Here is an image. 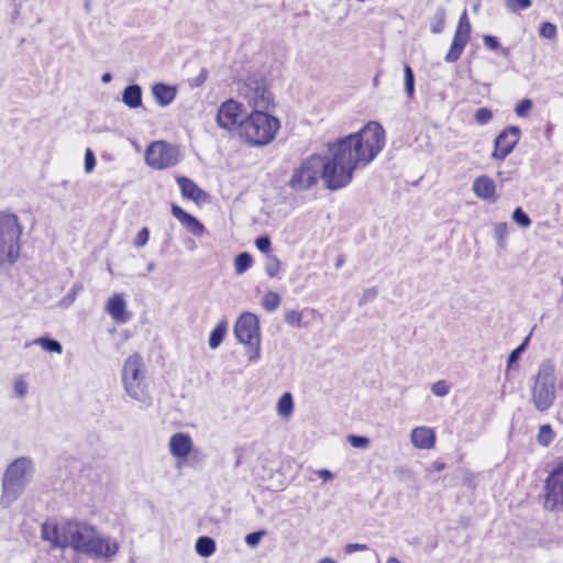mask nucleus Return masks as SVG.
Returning a JSON list of instances; mask_svg holds the SVG:
<instances>
[{
  "mask_svg": "<svg viewBox=\"0 0 563 563\" xmlns=\"http://www.w3.org/2000/svg\"><path fill=\"white\" fill-rule=\"evenodd\" d=\"M385 130L376 121L366 123L360 131L325 145V153H312L294 167L288 186L302 192L314 187L319 179L330 190L346 187L354 172L373 162L385 146Z\"/></svg>",
  "mask_w": 563,
  "mask_h": 563,
  "instance_id": "1",
  "label": "nucleus"
},
{
  "mask_svg": "<svg viewBox=\"0 0 563 563\" xmlns=\"http://www.w3.org/2000/svg\"><path fill=\"white\" fill-rule=\"evenodd\" d=\"M35 472L34 461L26 455L19 456L8 464L1 478L2 508H10L24 494Z\"/></svg>",
  "mask_w": 563,
  "mask_h": 563,
  "instance_id": "2",
  "label": "nucleus"
},
{
  "mask_svg": "<svg viewBox=\"0 0 563 563\" xmlns=\"http://www.w3.org/2000/svg\"><path fill=\"white\" fill-rule=\"evenodd\" d=\"M280 129L279 120L265 111L253 110L239 124V136L249 145L262 147L271 144Z\"/></svg>",
  "mask_w": 563,
  "mask_h": 563,
  "instance_id": "3",
  "label": "nucleus"
},
{
  "mask_svg": "<svg viewBox=\"0 0 563 563\" xmlns=\"http://www.w3.org/2000/svg\"><path fill=\"white\" fill-rule=\"evenodd\" d=\"M23 227L12 212L0 211V273L11 269L19 262L22 252Z\"/></svg>",
  "mask_w": 563,
  "mask_h": 563,
  "instance_id": "4",
  "label": "nucleus"
},
{
  "mask_svg": "<svg viewBox=\"0 0 563 563\" xmlns=\"http://www.w3.org/2000/svg\"><path fill=\"white\" fill-rule=\"evenodd\" d=\"M121 376L128 396L142 404L150 402L147 368L141 354L133 353L125 358Z\"/></svg>",
  "mask_w": 563,
  "mask_h": 563,
  "instance_id": "5",
  "label": "nucleus"
},
{
  "mask_svg": "<svg viewBox=\"0 0 563 563\" xmlns=\"http://www.w3.org/2000/svg\"><path fill=\"white\" fill-rule=\"evenodd\" d=\"M555 382L554 364L550 360L542 361L532 387V402L538 411L544 412L554 404Z\"/></svg>",
  "mask_w": 563,
  "mask_h": 563,
  "instance_id": "6",
  "label": "nucleus"
},
{
  "mask_svg": "<svg viewBox=\"0 0 563 563\" xmlns=\"http://www.w3.org/2000/svg\"><path fill=\"white\" fill-rule=\"evenodd\" d=\"M543 508L551 512H563V462L556 463L543 483Z\"/></svg>",
  "mask_w": 563,
  "mask_h": 563,
  "instance_id": "7",
  "label": "nucleus"
},
{
  "mask_svg": "<svg viewBox=\"0 0 563 563\" xmlns=\"http://www.w3.org/2000/svg\"><path fill=\"white\" fill-rule=\"evenodd\" d=\"M234 335L246 346L247 360L257 361L261 354L260 319H236Z\"/></svg>",
  "mask_w": 563,
  "mask_h": 563,
  "instance_id": "8",
  "label": "nucleus"
},
{
  "mask_svg": "<svg viewBox=\"0 0 563 563\" xmlns=\"http://www.w3.org/2000/svg\"><path fill=\"white\" fill-rule=\"evenodd\" d=\"M179 161V150L164 141L151 143L145 152L146 164L155 169L175 166Z\"/></svg>",
  "mask_w": 563,
  "mask_h": 563,
  "instance_id": "9",
  "label": "nucleus"
},
{
  "mask_svg": "<svg viewBox=\"0 0 563 563\" xmlns=\"http://www.w3.org/2000/svg\"><path fill=\"white\" fill-rule=\"evenodd\" d=\"M242 96L254 110L267 112L273 102L272 93L264 81L247 80L242 90Z\"/></svg>",
  "mask_w": 563,
  "mask_h": 563,
  "instance_id": "10",
  "label": "nucleus"
},
{
  "mask_svg": "<svg viewBox=\"0 0 563 563\" xmlns=\"http://www.w3.org/2000/svg\"><path fill=\"white\" fill-rule=\"evenodd\" d=\"M243 104L234 99L222 102L218 109L216 121L220 129L227 132H239V124L242 118Z\"/></svg>",
  "mask_w": 563,
  "mask_h": 563,
  "instance_id": "11",
  "label": "nucleus"
},
{
  "mask_svg": "<svg viewBox=\"0 0 563 563\" xmlns=\"http://www.w3.org/2000/svg\"><path fill=\"white\" fill-rule=\"evenodd\" d=\"M470 35L471 23L467 19L466 12H464L460 18L459 25L455 30L450 49L444 57L446 63H454L461 57L470 40Z\"/></svg>",
  "mask_w": 563,
  "mask_h": 563,
  "instance_id": "12",
  "label": "nucleus"
},
{
  "mask_svg": "<svg viewBox=\"0 0 563 563\" xmlns=\"http://www.w3.org/2000/svg\"><path fill=\"white\" fill-rule=\"evenodd\" d=\"M519 139L520 129L518 126H508L505 129L495 140V146L492 153L493 158L504 161L518 144Z\"/></svg>",
  "mask_w": 563,
  "mask_h": 563,
  "instance_id": "13",
  "label": "nucleus"
},
{
  "mask_svg": "<svg viewBox=\"0 0 563 563\" xmlns=\"http://www.w3.org/2000/svg\"><path fill=\"white\" fill-rule=\"evenodd\" d=\"M64 529L68 534V547H70L76 552L85 553L88 541L90 539V537L86 533L88 531L93 532V527L69 521Z\"/></svg>",
  "mask_w": 563,
  "mask_h": 563,
  "instance_id": "14",
  "label": "nucleus"
},
{
  "mask_svg": "<svg viewBox=\"0 0 563 563\" xmlns=\"http://www.w3.org/2000/svg\"><path fill=\"white\" fill-rule=\"evenodd\" d=\"M117 543H111L109 539L101 537H90L85 554L96 558H110L118 552Z\"/></svg>",
  "mask_w": 563,
  "mask_h": 563,
  "instance_id": "15",
  "label": "nucleus"
},
{
  "mask_svg": "<svg viewBox=\"0 0 563 563\" xmlns=\"http://www.w3.org/2000/svg\"><path fill=\"white\" fill-rule=\"evenodd\" d=\"M172 214L194 236L201 238L205 234L203 224L196 217L186 212L179 206H177V205L172 206Z\"/></svg>",
  "mask_w": 563,
  "mask_h": 563,
  "instance_id": "16",
  "label": "nucleus"
},
{
  "mask_svg": "<svg viewBox=\"0 0 563 563\" xmlns=\"http://www.w3.org/2000/svg\"><path fill=\"white\" fill-rule=\"evenodd\" d=\"M169 452L176 459H185L192 449V440L188 433L177 432L169 439Z\"/></svg>",
  "mask_w": 563,
  "mask_h": 563,
  "instance_id": "17",
  "label": "nucleus"
},
{
  "mask_svg": "<svg viewBox=\"0 0 563 563\" xmlns=\"http://www.w3.org/2000/svg\"><path fill=\"white\" fill-rule=\"evenodd\" d=\"M473 192L479 199L487 201L496 200V186L494 180L486 176L482 175L474 179L472 185Z\"/></svg>",
  "mask_w": 563,
  "mask_h": 563,
  "instance_id": "18",
  "label": "nucleus"
},
{
  "mask_svg": "<svg viewBox=\"0 0 563 563\" xmlns=\"http://www.w3.org/2000/svg\"><path fill=\"white\" fill-rule=\"evenodd\" d=\"M176 180L183 197L191 199L197 203L207 199V194L200 189L191 179L181 176L177 177Z\"/></svg>",
  "mask_w": 563,
  "mask_h": 563,
  "instance_id": "19",
  "label": "nucleus"
},
{
  "mask_svg": "<svg viewBox=\"0 0 563 563\" xmlns=\"http://www.w3.org/2000/svg\"><path fill=\"white\" fill-rule=\"evenodd\" d=\"M411 442L418 449H431L435 443V434L432 429L417 427L411 431Z\"/></svg>",
  "mask_w": 563,
  "mask_h": 563,
  "instance_id": "20",
  "label": "nucleus"
},
{
  "mask_svg": "<svg viewBox=\"0 0 563 563\" xmlns=\"http://www.w3.org/2000/svg\"><path fill=\"white\" fill-rule=\"evenodd\" d=\"M42 538L48 541L53 548L65 549L68 547V539L66 536H62L58 526H49L44 523L42 526Z\"/></svg>",
  "mask_w": 563,
  "mask_h": 563,
  "instance_id": "21",
  "label": "nucleus"
},
{
  "mask_svg": "<svg viewBox=\"0 0 563 563\" xmlns=\"http://www.w3.org/2000/svg\"><path fill=\"white\" fill-rule=\"evenodd\" d=\"M152 93L161 107H167L175 100L177 90L173 86L155 84L152 87Z\"/></svg>",
  "mask_w": 563,
  "mask_h": 563,
  "instance_id": "22",
  "label": "nucleus"
},
{
  "mask_svg": "<svg viewBox=\"0 0 563 563\" xmlns=\"http://www.w3.org/2000/svg\"><path fill=\"white\" fill-rule=\"evenodd\" d=\"M122 102L131 108L136 109L142 104V88L139 85H130L122 92Z\"/></svg>",
  "mask_w": 563,
  "mask_h": 563,
  "instance_id": "23",
  "label": "nucleus"
},
{
  "mask_svg": "<svg viewBox=\"0 0 563 563\" xmlns=\"http://www.w3.org/2000/svg\"><path fill=\"white\" fill-rule=\"evenodd\" d=\"M31 345H40L43 350L49 352V353H63V345L59 341L56 339H53L48 335L40 336L31 342H26L24 344L25 347H29Z\"/></svg>",
  "mask_w": 563,
  "mask_h": 563,
  "instance_id": "24",
  "label": "nucleus"
},
{
  "mask_svg": "<svg viewBox=\"0 0 563 563\" xmlns=\"http://www.w3.org/2000/svg\"><path fill=\"white\" fill-rule=\"evenodd\" d=\"M126 302L122 294H114L111 296L104 307L107 313L111 317H123Z\"/></svg>",
  "mask_w": 563,
  "mask_h": 563,
  "instance_id": "25",
  "label": "nucleus"
},
{
  "mask_svg": "<svg viewBox=\"0 0 563 563\" xmlns=\"http://www.w3.org/2000/svg\"><path fill=\"white\" fill-rule=\"evenodd\" d=\"M195 550L200 556L209 558L216 552L217 544L213 538L201 536L196 540Z\"/></svg>",
  "mask_w": 563,
  "mask_h": 563,
  "instance_id": "26",
  "label": "nucleus"
},
{
  "mask_svg": "<svg viewBox=\"0 0 563 563\" xmlns=\"http://www.w3.org/2000/svg\"><path fill=\"white\" fill-rule=\"evenodd\" d=\"M228 332V322L222 319L211 331L208 340L209 347L216 350L221 345Z\"/></svg>",
  "mask_w": 563,
  "mask_h": 563,
  "instance_id": "27",
  "label": "nucleus"
},
{
  "mask_svg": "<svg viewBox=\"0 0 563 563\" xmlns=\"http://www.w3.org/2000/svg\"><path fill=\"white\" fill-rule=\"evenodd\" d=\"M277 411L282 417H289L294 411V399L289 391L284 393L277 401Z\"/></svg>",
  "mask_w": 563,
  "mask_h": 563,
  "instance_id": "28",
  "label": "nucleus"
},
{
  "mask_svg": "<svg viewBox=\"0 0 563 563\" xmlns=\"http://www.w3.org/2000/svg\"><path fill=\"white\" fill-rule=\"evenodd\" d=\"M445 20H446V11L443 7H440L435 10L431 24L430 30L433 34H439L444 30L445 26Z\"/></svg>",
  "mask_w": 563,
  "mask_h": 563,
  "instance_id": "29",
  "label": "nucleus"
},
{
  "mask_svg": "<svg viewBox=\"0 0 563 563\" xmlns=\"http://www.w3.org/2000/svg\"><path fill=\"white\" fill-rule=\"evenodd\" d=\"M555 438V433L551 427V424H542L539 428V432L537 435V441L542 446H549Z\"/></svg>",
  "mask_w": 563,
  "mask_h": 563,
  "instance_id": "30",
  "label": "nucleus"
},
{
  "mask_svg": "<svg viewBox=\"0 0 563 563\" xmlns=\"http://www.w3.org/2000/svg\"><path fill=\"white\" fill-rule=\"evenodd\" d=\"M253 258L249 253H241L234 260V269L238 275L245 273L252 265Z\"/></svg>",
  "mask_w": 563,
  "mask_h": 563,
  "instance_id": "31",
  "label": "nucleus"
},
{
  "mask_svg": "<svg viewBox=\"0 0 563 563\" xmlns=\"http://www.w3.org/2000/svg\"><path fill=\"white\" fill-rule=\"evenodd\" d=\"M282 268V262L276 255L268 254L265 261V272L269 277H276Z\"/></svg>",
  "mask_w": 563,
  "mask_h": 563,
  "instance_id": "32",
  "label": "nucleus"
},
{
  "mask_svg": "<svg viewBox=\"0 0 563 563\" xmlns=\"http://www.w3.org/2000/svg\"><path fill=\"white\" fill-rule=\"evenodd\" d=\"M405 90L410 98L415 93V76L411 67L408 64L404 66Z\"/></svg>",
  "mask_w": 563,
  "mask_h": 563,
  "instance_id": "33",
  "label": "nucleus"
},
{
  "mask_svg": "<svg viewBox=\"0 0 563 563\" xmlns=\"http://www.w3.org/2000/svg\"><path fill=\"white\" fill-rule=\"evenodd\" d=\"M262 303L263 306L265 307V309L268 311V312H272L274 311L280 303V297L278 294L276 292H267L263 299H262Z\"/></svg>",
  "mask_w": 563,
  "mask_h": 563,
  "instance_id": "34",
  "label": "nucleus"
},
{
  "mask_svg": "<svg viewBox=\"0 0 563 563\" xmlns=\"http://www.w3.org/2000/svg\"><path fill=\"white\" fill-rule=\"evenodd\" d=\"M505 5L510 12H518L521 10H527L531 7V0H506Z\"/></svg>",
  "mask_w": 563,
  "mask_h": 563,
  "instance_id": "35",
  "label": "nucleus"
},
{
  "mask_svg": "<svg viewBox=\"0 0 563 563\" xmlns=\"http://www.w3.org/2000/svg\"><path fill=\"white\" fill-rule=\"evenodd\" d=\"M267 534V531L265 529L256 530L253 532H250L245 536L244 541L250 548H256L264 536Z\"/></svg>",
  "mask_w": 563,
  "mask_h": 563,
  "instance_id": "36",
  "label": "nucleus"
},
{
  "mask_svg": "<svg viewBox=\"0 0 563 563\" xmlns=\"http://www.w3.org/2000/svg\"><path fill=\"white\" fill-rule=\"evenodd\" d=\"M512 220L522 228H528L531 224L529 216L521 208L515 209Z\"/></svg>",
  "mask_w": 563,
  "mask_h": 563,
  "instance_id": "37",
  "label": "nucleus"
},
{
  "mask_svg": "<svg viewBox=\"0 0 563 563\" xmlns=\"http://www.w3.org/2000/svg\"><path fill=\"white\" fill-rule=\"evenodd\" d=\"M431 391L438 397H444L450 393V385L444 379L438 380L432 384Z\"/></svg>",
  "mask_w": 563,
  "mask_h": 563,
  "instance_id": "38",
  "label": "nucleus"
},
{
  "mask_svg": "<svg viewBox=\"0 0 563 563\" xmlns=\"http://www.w3.org/2000/svg\"><path fill=\"white\" fill-rule=\"evenodd\" d=\"M475 120L478 124L485 125L493 120V112L488 108H478L475 112Z\"/></svg>",
  "mask_w": 563,
  "mask_h": 563,
  "instance_id": "39",
  "label": "nucleus"
},
{
  "mask_svg": "<svg viewBox=\"0 0 563 563\" xmlns=\"http://www.w3.org/2000/svg\"><path fill=\"white\" fill-rule=\"evenodd\" d=\"M347 441L356 449H365L369 445V439L365 435L350 434L347 435Z\"/></svg>",
  "mask_w": 563,
  "mask_h": 563,
  "instance_id": "40",
  "label": "nucleus"
},
{
  "mask_svg": "<svg viewBox=\"0 0 563 563\" xmlns=\"http://www.w3.org/2000/svg\"><path fill=\"white\" fill-rule=\"evenodd\" d=\"M539 33L542 37H545V38H549V40H552L558 34V29L556 26L553 24V23H550V22H543L541 25H540V30H539Z\"/></svg>",
  "mask_w": 563,
  "mask_h": 563,
  "instance_id": "41",
  "label": "nucleus"
},
{
  "mask_svg": "<svg viewBox=\"0 0 563 563\" xmlns=\"http://www.w3.org/2000/svg\"><path fill=\"white\" fill-rule=\"evenodd\" d=\"M532 109V101L530 99H522L515 109L518 117L525 118L529 114Z\"/></svg>",
  "mask_w": 563,
  "mask_h": 563,
  "instance_id": "42",
  "label": "nucleus"
},
{
  "mask_svg": "<svg viewBox=\"0 0 563 563\" xmlns=\"http://www.w3.org/2000/svg\"><path fill=\"white\" fill-rule=\"evenodd\" d=\"M378 295L377 287H371L363 291L358 299V306H364L371 301H373Z\"/></svg>",
  "mask_w": 563,
  "mask_h": 563,
  "instance_id": "43",
  "label": "nucleus"
},
{
  "mask_svg": "<svg viewBox=\"0 0 563 563\" xmlns=\"http://www.w3.org/2000/svg\"><path fill=\"white\" fill-rule=\"evenodd\" d=\"M150 239V231L147 228H143L136 235L133 244L135 247L141 249L145 246Z\"/></svg>",
  "mask_w": 563,
  "mask_h": 563,
  "instance_id": "44",
  "label": "nucleus"
},
{
  "mask_svg": "<svg viewBox=\"0 0 563 563\" xmlns=\"http://www.w3.org/2000/svg\"><path fill=\"white\" fill-rule=\"evenodd\" d=\"M96 166V158L93 152L90 148L86 150L85 153V172L91 173Z\"/></svg>",
  "mask_w": 563,
  "mask_h": 563,
  "instance_id": "45",
  "label": "nucleus"
},
{
  "mask_svg": "<svg viewBox=\"0 0 563 563\" xmlns=\"http://www.w3.org/2000/svg\"><path fill=\"white\" fill-rule=\"evenodd\" d=\"M523 353L522 347H516L514 349L507 358V368L510 369L515 364H517L518 360L520 358L521 354Z\"/></svg>",
  "mask_w": 563,
  "mask_h": 563,
  "instance_id": "46",
  "label": "nucleus"
},
{
  "mask_svg": "<svg viewBox=\"0 0 563 563\" xmlns=\"http://www.w3.org/2000/svg\"><path fill=\"white\" fill-rule=\"evenodd\" d=\"M13 389L19 398H23L27 394V384L23 379H18L14 383Z\"/></svg>",
  "mask_w": 563,
  "mask_h": 563,
  "instance_id": "47",
  "label": "nucleus"
},
{
  "mask_svg": "<svg viewBox=\"0 0 563 563\" xmlns=\"http://www.w3.org/2000/svg\"><path fill=\"white\" fill-rule=\"evenodd\" d=\"M255 245L261 252L268 253L271 250V240L268 236H261L256 239Z\"/></svg>",
  "mask_w": 563,
  "mask_h": 563,
  "instance_id": "48",
  "label": "nucleus"
},
{
  "mask_svg": "<svg viewBox=\"0 0 563 563\" xmlns=\"http://www.w3.org/2000/svg\"><path fill=\"white\" fill-rule=\"evenodd\" d=\"M367 550V545L363 543H347L344 548V552L346 554H352L357 551H365Z\"/></svg>",
  "mask_w": 563,
  "mask_h": 563,
  "instance_id": "49",
  "label": "nucleus"
},
{
  "mask_svg": "<svg viewBox=\"0 0 563 563\" xmlns=\"http://www.w3.org/2000/svg\"><path fill=\"white\" fill-rule=\"evenodd\" d=\"M484 45L493 51L497 49L499 47L498 40L493 35H485L483 37Z\"/></svg>",
  "mask_w": 563,
  "mask_h": 563,
  "instance_id": "50",
  "label": "nucleus"
},
{
  "mask_svg": "<svg viewBox=\"0 0 563 563\" xmlns=\"http://www.w3.org/2000/svg\"><path fill=\"white\" fill-rule=\"evenodd\" d=\"M109 333L112 335L118 333L120 335L119 342H124L131 336V332L129 330L119 331L117 327L110 328Z\"/></svg>",
  "mask_w": 563,
  "mask_h": 563,
  "instance_id": "51",
  "label": "nucleus"
},
{
  "mask_svg": "<svg viewBox=\"0 0 563 563\" xmlns=\"http://www.w3.org/2000/svg\"><path fill=\"white\" fill-rule=\"evenodd\" d=\"M318 476L325 483L333 477V473L330 470L321 468L317 471Z\"/></svg>",
  "mask_w": 563,
  "mask_h": 563,
  "instance_id": "52",
  "label": "nucleus"
},
{
  "mask_svg": "<svg viewBox=\"0 0 563 563\" xmlns=\"http://www.w3.org/2000/svg\"><path fill=\"white\" fill-rule=\"evenodd\" d=\"M234 454H235L234 467L236 468V467H239L242 464L244 449L243 448H235L234 449Z\"/></svg>",
  "mask_w": 563,
  "mask_h": 563,
  "instance_id": "53",
  "label": "nucleus"
},
{
  "mask_svg": "<svg viewBox=\"0 0 563 563\" xmlns=\"http://www.w3.org/2000/svg\"><path fill=\"white\" fill-rule=\"evenodd\" d=\"M507 233V224L506 223H499L497 227H496V234L499 236V238H504V235Z\"/></svg>",
  "mask_w": 563,
  "mask_h": 563,
  "instance_id": "54",
  "label": "nucleus"
},
{
  "mask_svg": "<svg viewBox=\"0 0 563 563\" xmlns=\"http://www.w3.org/2000/svg\"><path fill=\"white\" fill-rule=\"evenodd\" d=\"M288 324L292 328L306 327V323H302V319H286Z\"/></svg>",
  "mask_w": 563,
  "mask_h": 563,
  "instance_id": "55",
  "label": "nucleus"
},
{
  "mask_svg": "<svg viewBox=\"0 0 563 563\" xmlns=\"http://www.w3.org/2000/svg\"><path fill=\"white\" fill-rule=\"evenodd\" d=\"M531 333L532 332H530L517 347H522V351L525 352L527 346L529 345Z\"/></svg>",
  "mask_w": 563,
  "mask_h": 563,
  "instance_id": "56",
  "label": "nucleus"
},
{
  "mask_svg": "<svg viewBox=\"0 0 563 563\" xmlns=\"http://www.w3.org/2000/svg\"><path fill=\"white\" fill-rule=\"evenodd\" d=\"M111 79H112V76H111V74H110V73H104V74L102 75V77H101V81H102L103 84H108V82H110V81H111Z\"/></svg>",
  "mask_w": 563,
  "mask_h": 563,
  "instance_id": "57",
  "label": "nucleus"
},
{
  "mask_svg": "<svg viewBox=\"0 0 563 563\" xmlns=\"http://www.w3.org/2000/svg\"><path fill=\"white\" fill-rule=\"evenodd\" d=\"M344 261H345L344 256H342V255L339 256L335 266L338 268L341 267L343 265Z\"/></svg>",
  "mask_w": 563,
  "mask_h": 563,
  "instance_id": "58",
  "label": "nucleus"
},
{
  "mask_svg": "<svg viewBox=\"0 0 563 563\" xmlns=\"http://www.w3.org/2000/svg\"><path fill=\"white\" fill-rule=\"evenodd\" d=\"M318 563H336V562L331 558H324V559H321Z\"/></svg>",
  "mask_w": 563,
  "mask_h": 563,
  "instance_id": "59",
  "label": "nucleus"
},
{
  "mask_svg": "<svg viewBox=\"0 0 563 563\" xmlns=\"http://www.w3.org/2000/svg\"><path fill=\"white\" fill-rule=\"evenodd\" d=\"M386 563H401L397 558L390 556L387 559Z\"/></svg>",
  "mask_w": 563,
  "mask_h": 563,
  "instance_id": "60",
  "label": "nucleus"
},
{
  "mask_svg": "<svg viewBox=\"0 0 563 563\" xmlns=\"http://www.w3.org/2000/svg\"><path fill=\"white\" fill-rule=\"evenodd\" d=\"M114 320L117 322V325H123L129 319L120 318V319H114Z\"/></svg>",
  "mask_w": 563,
  "mask_h": 563,
  "instance_id": "61",
  "label": "nucleus"
},
{
  "mask_svg": "<svg viewBox=\"0 0 563 563\" xmlns=\"http://www.w3.org/2000/svg\"><path fill=\"white\" fill-rule=\"evenodd\" d=\"M154 269H155V263H154V262H150V263L147 264V272H152V271H154Z\"/></svg>",
  "mask_w": 563,
  "mask_h": 563,
  "instance_id": "62",
  "label": "nucleus"
},
{
  "mask_svg": "<svg viewBox=\"0 0 563 563\" xmlns=\"http://www.w3.org/2000/svg\"><path fill=\"white\" fill-rule=\"evenodd\" d=\"M240 317L246 318V317H255V316L253 313H251V312H242L240 314Z\"/></svg>",
  "mask_w": 563,
  "mask_h": 563,
  "instance_id": "63",
  "label": "nucleus"
},
{
  "mask_svg": "<svg viewBox=\"0 0 563 563\" xmlns=\"http://www.w3.org/2000/svg\"><path fill=\"white\" fill-rule=\"evenodd\" d=\"M501 53H503V55L508 56L509 55V49L508 48H504V49H501Z\"/></svg>",
  "mask_w": 563,
  "mask_h": 563,
  "instance_id": "64",
  "label": "nucleus"
}]
</instances>
